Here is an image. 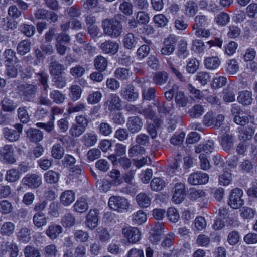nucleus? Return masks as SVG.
Masks as SVG:
<instances>
[{"label": "nucleus", "instance_id": "a211bd4d", "mask_svg": "<svg viewBox=\"0 0 257 257\" xmlns=\"http://www.w3.org/2000/svg\"><path fill=\"white\" fill-rule=\"evenodd\" d=\"M49 70L52 77L62 75L64 73V66L56 61H51L49 67Z\"/></svg>", "mask_w": 257, "mask_h": 257}, {"label": "nucleus", "instance_id": "39448f33", "mask_svg": "<svg viewBox=\"0 0 257 257\" xmlns=\"http://www.w3.org/2000/svg\"><path fill=\"white\" fill-rule=\"evenodd\" d=\"M122 233L130 243H135L140 240L141 233L136 227L130 226L123 228Z\"/></svg>", "mask_w": 257, "mask_h": 257}, {"label": "nucleus", "instance_id": "ea45409f", "mask_svg": "<svg viewBox=\"0 0 257 257\" xmlns=\"http://www.w3.org/2000/svg\"><path fill=\"white\" fill-rule=\"evenodd\" d=\"M20 177V172L15 169H10L7 171L6 180L10 182H14L19 179Z\"/></svg>", "mask_w": 257, "mask_h": 257}, {"label": "nucleus", "instance_id": "cd10ccee", "mask_svg": "<svg viewBox=\"0 0 257 257\" xmlns=\"http://www.w3.org/2000/svg\"><path fill=\"white\" fill-rule=\"evenodd\" d=\"M198 11V6L193 1L187 2L184 8L185 14L188 17L193 16Z\"/></svg>", "mask_w": 257, "mask_h": 257}, {"label": "nucleus", "instance_id": "f8f14e48", "mask_svg": "<svg viewBox=\"0 0 257 257\" xmlns=\"http://www.w3.org/2000/svg\"><path fill=\"white\" fill-rule=\"evenodd\" d=\"M143 124V121L138 117L129 118L126 123L128 130L132 133H136L141 130Z\"/></svg>", "mask_w": 257, "mask_h": 257}, {"label": "nucleus", "instance_id": "49530a36", "mask_svg": "<svg viewBox=\"0 0 257 257\" xmlns=\"http://www.w3.org/2000/svg\"><path fill=\"white\" fill-rule=\"evenodd\" d=\"M91 46L87 43H82L79 44V43H74L72 47L73 51L78 54H81L85 51H89L91 49Z\"/></svg>", "mask_w": 257, "mask_h": 257}, {"label": "nucleus", "instance_id": "b1692460", "mask_svg": "<svg viewBox=\"0 0 257 257\" xmlns=\"http://www.w3.org/2000/svg\"><path fill=\"white\" fill-rule=\"evenodd\" d=\"M214 149V142L208 140L203 144L199 145L195 149V152L200 153L204 152L206 153L211 152Z\"/></svg>", "mask_w": 257, "mask_h": 257}, {"label": "nucleus", "instance_id": "7c9ffc66", "mask_svg": "<svg viewBox=\"0 0 257 257\" xmlns=\"http://www.w3.org/2000/svg\"><path fill=\"white\" fill-rule=\"evenodd\" d=\"M115 77L121 80H126L131 75L129 70L125 68H118L114 73Z\"/></svg>", "mask_w": 257, "mask_h": 257}, {"label": "nucleus", "instance_id": "423d86ee", "mask_svg": "<svg viewBox=\"0 0 257 257\" xmlns=\"http://www.w3.org/2000/svg\"><path fill=\"white\" fill-rule=\"evenodd\" d=\"M165 226L162 222H157L150 231V241L154 244L157 243L161 239V236L164 232Z\"/></svg>", "mask_w": 257, "mask_h": 257}, {"label": "nucleus", "instance_id": "c756f323", "mask_svg": "<svg viewBox=\"0 0 257 257\" xmlns=\"http://www.w3.org/2000/svg\"><path fill=\"white\" fill-rule=\"evenodd\" d=\"M205 197V193L202 190L190 189L188 194V198L190 200L195 201L200 198L203 199Z\"/></svg>", "mask_w": 257, "mask_h": 257}, {"label": "nucleus", "instance_id": "2f4dec72", "mask_svg": "<svg viewBox=\"0 0 257 257\" xmlns=\"http://www.w3.org/2000/svg\"><path fill=\"white\" fill-rule=\"evenodd\" d=\"M31 231L27 228H22L18 233V240L23 243L28 242L30 239Z\"/></svg>", "mask_w": 257, "mask_h": 257}, {"label": "nucleus", "instance_id": "f3484780", "mask_svg": "<svg viewBox=\"0 0 257 257\" xmlns=\"http://www.w3.org/2000/svg\"><path fill=\"white\" fill-rule=\"evenodd\" d=\"M102 50L106 53L115 54L119 48L117 43L110 41H106L101 44Z\"/></svg>", "mask_w": 257, "mask_h": 257}, {"label": "nucleus", "instance_id": "393cba45", "mask_svg": "<svg viewBox=\"0 0 257 257\" xmlns=\"http://www.w3.org/2000/svg\"><path fill=\"white\" fill-rule=\"evenodd\" d=\"M138 205L142 208L148 207L151 203V198L144 193L138 194L136 197Z\"/></svg>", "mask_w": 257, "mask_h": 257}, {"label": "nucleus", "instance_id": "8fccbe9b", "mask_svg": "<svg viewBox=\"0 0 257 257\" xmlns=\"http://www.w3.org/2000/svg\"><path fill=\"white\" fill-rule=\"evenodd\" d=\"M119 10L126 16H131L133 13L132 4L126 1L121 3L119 7Z\"/></svg>", "mask_w": 257, "mask_h": 257}, {"label": "nucleus", "instance_id": "7ed1b4c3", "mask_svg": "<svg viewBox=\"0 0 257 257\" xmlns=\"http://www.w3.org/2000/svg\"><path fill=\"white\" fill-rule=\"evenodd\" d=\"M75 121L76 123L72 125L70 133L72 136L77 137L85 131L88 125V120L85 116L81 115L76 117Z\"/></svg>", "mask_w": 257, "mask_h": 257}, {"label": "nucleus", "instance_id": "a18cd8bd", "mask_svg": "<svg viewBox=\"0 0 257 257\" xmlns=\"http://www.w3.org/2000/svg\"><path fill=\"white\" fill-rule=\"evenodd\" d=\"M69 90L70 91L69 95L73 101H76L80 97L82 90L79 86L72 85Z\"/></svg>", "mask_w": 257, "mask_h": 257}, {"label": "nucleus", "instance_id": "c9c22d12", "mask_svg": "<svg viewBox=\"0 0 257 257\" xmlns=\"http://www.w3.org/2000/svg\"><path fill=\"white\" fill-rule=\"evenodd\" d=\"M74 207L76 211L83 213L88 209V205L86 199L84 198H81L75 203Z\"/></svg>", "mask_w": 257, "mask_h": 257}, {"label": "nucleus", "instance_id": "0eeeda50", "mask_svg": "<svg viewBox=\"0 0 257 257\" xmlns=\"http://www.w3.org/2000/svg\"><path fill=\"white\" fill-rule=\"evenodd\" d=\"M173 189L172 201L176 204H180L184 200L186 196L185 185L181 183H177L175 184Z\"/></svg>", "mask_w": 257, "mask_h": 257}, {"label": "nucleus", "instance_id": "774afa93", "mask_svg": "<svg viewBox=\"0 0 257 257\" xmlns=\"http://www.w3.org/2000/svg\"><path fill=\"white\" fill-rule=\"evenodd\" d=\"M240 216L244 219H251L255 214V211L251 208L243 207L240 210Z\"/></svg>", "mask_w": 257, "mask_h": 257}, {"label": "nucleus", "instance_id": "37998d69", "mask_svg": "<svg viewBox=\"0 0 257 257\" xmlns=\"http://www.w3.org/2000/svg\"><path fill=\"white\" fill-rule=\"evenodd\" d=\"M153 123L152 122L148 123L147 130L152 138H155L157 135L156 128L159 126L161 123L160 120L154 118Z\"/></svg>", "mask_w": 257, "mask_h": 257}, {"label": "nucleus", "instance_id": "aec40b11", "mask_svg": "<svg viewBox=\"0 0 257 257\" xmlns=\"http://www.w3.org/2000/svg\"><path fill=\"white\" fill-rule=\"evenodd\" d=\"M75 194L71 190H67L60 195V199L61 203L65 206H68L72 203L75 200Z\"/></svg>", "mask_w": 257, "mask_h": 257}, {"label": "nucleus", "instance_id": "13d9d810", "mask_svg": "<svg viewBox=\"0 0 257 257\" xmlns=\"http://www.w3.org/2000/svg\"><path fill=\"white\" fill-rule=\"evenodd\" d=\"M7 66V75L9 77H15L18 74V71L19 70L20 71H22V66L19 64H16L15 66H9L8 64H6Z\"/></svg>", "mask_w": 257, "mask_h": 257}, {"label": "nucleus", "instance_id": "1a4fd4ad", "mask_svg": "<svg viewBox=\"0 0 257 257\" xmlns=\"http://www.w3.org/2000/svg\"><path fill=\"white\" fill-rule=\"evenodd\" d=\"M176 42L177 39L174 36H169L164 42V46L161 50V54L164 55L171 54L175 49V44Z\"/></svg>", "mask_w": 257, "mask_h": 257}, {"label": "nucleus", "instance_id": "de8ad7c7", "mask_svg": "<svg viewBox=\"0 0 257 257\" xmlns=\"http://www.w3.org/2000/svg\"><path fill=\"white\" fill-rule=\"evenodd\" d=\"M207 19L204 15H197L194 18V24L193 25L194 30L205 26Z\"/></svg>", "mask_w": 257, "mask_h": 257}, {"label": "nucleus", "instance_id": "f257e3e1", "mask_svg": "<svg viewBox=\"0 0 257 257\" xmlns=\"http://www.w3.org/2000/svg\"><path fill=\"white\" fill-rule=\"evenodd\" d=\"M102 28L104 33L111 38L120 36L122 32L121 22L115 17L104 19L102 22Z\"/></svg>", "mask_w": 257, "mask_h": 257}, {"label": "nucleus", "instance_id": "f03ea898", "mask_svg": "<svg viewBox=\"0 0 257 257\" xmlns=\"http://www.w3.org/2000/svg\"><path fill=\"white\" fill-rule=\"evenodd\" d=\"M129 205L125 198L119 196H111L108 201V205L111 209L120 212L126 210Z\"/></svg>", "mask_w": 257, "mask_h": 257}, {"label": "nucleus", "instance_id": "9b49d317", "mask_svg": "<svg viewBox=\"0 0 257 257\" xmlns=\"http://www.w3.org/2000/svg\"><path fill=\"white\" fill-rule=\"evenodd\" d=\"M1 251L2 255L7 251L10 252V257H17L18 255V248L16 244L12 241H5L1 245Z\"/></svg>", "mask_w": 257, "mask_h": 257}, {"label": "nucleus", "instance_id": "e2e57ef3", "mask_svg": "<svg viewBox=\"0 0 257 257\" xmlns=\"http://www.w3.org/2000/svg\"><path fill=\"white\" fill-rule=\"evenodd\" d=\"M175 101L180 107H185L188 102V98L183 92L179 91L176 95Z\"/></svg>", "mask_w": 257, "mask_h": 257}, {"label": "nucleus", "instance_id": "0e129e2a", "mask_svg": "<svg viewBox=\"0 0 257 257\" xmlns=\"http://www.w3.org/2000/svg\"><path fill=\"white\" fill-rule=\"evenodd\" d=\"M25 257H41L39 251L34 247L27 246L24 251Z\"/></svg>", "mask_w": 257, "mask_h": 257}, {"label": "nucleus", "instance_id": "4c0bfd02", "mask_svg": "<svg viewBox=\"0 0 257 257\" xmlns=\"http://www.w3.org/2000/svg\"><path fill=\"white\" fill-rule=\"evenodd\" d=\"M226 65V71L229 74H235L239 70L238 63L235 59L230 60Z\"/></svg>", "mask_w": 257, "mask_h": 257}, {"label": "nucleus", "instance_id": "4d7b16f0", "mask_svg": "<svg viewBox=\"0 0 257 257\" xmlns=\"http://www.w3.org/2000/svg\"><path fill=\"white\" fill-rule=\"evenodd\" d=\"M230 20L229 15L224 12H221L216 17L215 21L218 25L224 26L226 25Z\"/></svg>", "mask_w": 257, "mask_h": 257}, {"label": "nucleus", "instance_id": "dca6fc26", "mask_svg": "<svg viewBox=\"0 0 257 257\" xmlns=\"http://www.w3.org/2000/svg\"><path fill=\"white\" fill-rule=\"evenodd\" d=\"M41 51L39 49L35 50V54L36 57L38 59H41L43 55H51L54 52V49L52 45L48 43H43L41 45Z\"/></svg>", "mask_w": 257, "mask_h": 257}, {"label": "nucleus", "instance_id": "5701e85b", "mask_svg": "<svg viewBox=\"0 0 257 257\" xmlns=\"http://www.w3.org/2000/svg\"><path fill=\"white\" fill-rule=\"evenodd\" d=\"M121 95L123 99L128 101L135 100L138 97V94L134 92V88L131 85L123 89Z\"/></svg>", "mask_w": 257, "mask_h": 257}, {"label": "nucleus", "instance_id": "052dcab7", "mask_svg": "<svg viewBox=\"0 0 257 257\" xmlns=\"http://www.w3.org/2000/svg\"><path fill=\"white\" fill-rule=\"evenodd\" d=\"M154 105H156L158 109V111L161 113L166 114L171 110V107L166 105L165 103L161 100L155 101Z\"/></svg>", "mask_w": 257, "mask_h": 257}, {"label": "nucleus", "instance_id": "a19ab883", "mask_svg": "<svg viewBox=\"0 0 257 257\" xmlns=\"http://www.w3.org/2000/svg\"><path fill=\"white\" fill-rule=\"evenodd\" d=\"M150 186L153 191H160L165 186V183L163 180L160 178H155L151 181Z\"/></svg>", "mask_w": 257, "mask_h": 257}, {"label": "nucleus", "instance_id": "69168bd1", "mask_svg": "<svg viewBox=\"0 0 257 257\" xmlns=\"http://www.w3.org/2000/svg\"><path fill=\"white\" fill-rule=\"evenodd\" d=\"M223 99L226 102H233L235 99V92L232 89L228 88L223 91Z\"/></svg>", "mask_w": 257, "mask_h": 257}, {"label": "nucleus", "instance_id": "a878e982", "mask_svg": "<svg viewBox=\"0 0 257 257\" xmlns=\"http://www.w3.org/2000/svg\"><path fill=\"white\" fill-rule=\"evenodd\" d=\"M62 232V228L61 226L57 225L49 226L46 230L47 235L51 239L56 238Z\"/></svg>", "mask_w": 257, "mask_h": 257}, {"label": "nucleus", "instance_id": "09e8293b", "mask_svg": "<svg viewBox=\"0 0 257 257\" xmlns=\"http://www.w3.org/2000/svg\"><path fill=\"white\" fill-rule=\"evenodd\" d=\"M168 79V74L166 72H158L156 73L154 77V82L158 85H162L166 82Z\"/></svg>", "mask_w": 257, "mask_h": 257}, {"label": "nucleus", "instance_id": "e433bc0d", "mask_svg": "<svg viewBox=\"0 0 257 257\" xmlns=\"http://www.w3.org/2000/svg\"><path fill=\"white\" fill-rule=\"evenodd\" d=\"M31 48V42L28 40H23L20 42L17 46L18 53L24 55L29 52Z\"/></svg>", "mask_w": 257, "mask_h": 257}, {"label": "nucleus", "instance_id": "58836bf2", "mask_svg": "<svg viewBox=\"0 0 257 257\" xmlns=\"http://www.w3.org/2000/svg\"><path fill=\"white\" fill-rule=\"evenodd\" d=\"M33 223L38 227H42L47 224V219L42 213H36L33 216Z\"/></svg>", "mask_w": 257, "mask_h": 257}, {"label": "nucleus", "instance_id": "72a5a7b5", "mask_svg": "<svg viewBox=\"0 0 257 257\" xmlns=\"http://www.w3.org/2000/svg\"><path fill=\"white\" fill-rule=\"evenodd\" d=\"M124 46L127 49H132L137 44V38L132 33L126 34L123 40Z\"/></svg>", "mask_w": 257, "mask_h": 257}, {"label": "nucleus", "instance_id": "79ce46f5", "mask_svg": "<svg viewBox=\"0 0 257 257\" xmlns=\"http://www.w3.org/2000/svg\"><path fill=\"white\" fill-rule=\"evenodd\" d=\"M146 220V214L142 210H139L132 215V220L135 224H142Z\"/></svg>", "mask_w": 257, "mask_h": 257}, {"label": "nucleus", "instance_id": "20e7f679", "mask_svg": "<svg viewBox=\"0 0 257 257\" xmlns=\"http://www.w3.org/2000/svg\"><path fill=\"white\" fill-rule=\"evenodd\" d=\"M243 191L242 190L236 188L233 189L230 195L229 205L233 209L240 208L244 203V200L242 199Z\"/></svg>", "mask_w": 257, "mask_h": 257}, {"label": "nucleus", "instance_id": "c03bdc74", "mask_svg": "<svg viewBox=\"0 0 257 257\" xmlns=\"http://www.w3.org/2000/svg\"><path fill=\"white\" fill-rule=\"evenodd\" d=\"M94 65L97 69L100 71H103L107 67V61L104 57L98 56L95 59Z\"/></svg>", "mask_w": 257, "mask_h": 257}, {"label": "nucleus", "instance_id": "412c9836", "mask_svg": "<svg viewBox=\"0 0 257 257\" xmlns=\"http://www.w3.org/2000/svg\"><path fill=\"white\" fill-rule=\"evenodd\" d=\"M97 140V136L94 132L86 133L83 136L82 139L84 145L88 147L94 145Z\"/></svg>", "mask_w": 257, "mask_h": 257}, {"label": "nucleus", "instance_id": "5fc2aeb1", "mask_svg": "<svg viewBox=\"0 0 257 257\" xmlns=\"http://www.w3.org/2000/svg\"><path fill=\"white\" fill-rule=\"evenodd\" d=\"M188 89L191 94L199 99H203L208 92L206 90H204L201 92L200 90L195 89L191 84H189L188 85Z\"/></svg>", "mask_w": 257, "mask_h": 257}, {"label": "nucleus", "instance_id": "bf43d9fd", "mask_svg": "<svg viewBox=\"0 0 257 257\" xmlns=\"http://www.w3.org/2000/svg\"><path fill=\"white\" fill-rule=\"evenodd\" d=\"M14 229V224L12 222H8L2 225L1 228V232L3 235H10L13 233Z\"/></svg>", "mask_w": 257, "mask_h": 257}, {"label": "nucleus", "instance_id": "680f3d73", "mask_svg": "<svg viewBox=\"0 0 257 257\" xmlns=\"http://www.w3.org/2000/svg\"><path fill=\"white\" fill-rule=\"evenodd\" d=\"M52 81L58 88H62L66 85V79L62 75L52 77Z\"/></svg>", "mask_w": 257, "mask_h": 257}, {"label": "nucleus", "instance_id": "9d476101", "mask_svg": "<svg viewBox=\"0 0 257 257\" xmlns=\"http://www.w3.org/2000/svg\"><path fill=\"white\" fill-rule=\"evenodd\" d=\"M41 182V177L36 174L27 175L22 179L23 184L32 189L38 187Z\"/></svg>", "mask_w": 257, "mask_h": 257}, {"label": "nucleus", "instance_id": "6e6d98bb", "mask_svg": "<svg viewBox=\"0 0 257 257\" xmlns=\"http://www.w3.org/2000/svg\"><path fill=\"white\" fill-rule=\"evenodd\" d=\"M64 154V149L63 147L59 144L55 145L52 149V156L53 158L60 159L62 157Z\"/></svg>", "mask_w": 257, "mask_h": 257}, {"label": "nucleus", "instance_id": "864d4df0", "mask_svg": "<svg viewBox=\"0 0 257 257\" xmlns=\"http://www.w3.org/2000/svg\"><path fill=\"white\" fill-rule=\"evenodd\" d=\"M45 181L49 183H55L59 180V174L52 170L47 172L44 175Z\"/></svg>", "mask_w": 257, "mask_h": 257}, {"label": "nucleus", "instance_id": "2eb2a0df", "mask_svg": "<svg viewBox=\"0 0 257 257\" xmlns=\"http://www.w3.org/2000/svg\"><path fill=\"white\" fill-rule=\"evenodd\" d=\"M20 94H22L28 97L34 94L37 91V87L32 84H21L18 86Z\"/></svg>", "mask_w": 257, "mask_h": 257}, {"label": "nucleus", "instance_id": "4468645a", "mask_svg": "<svg viewBox=\"0 0 257 257\" xmlns=\"http://www.w3.org/2000/svg\"><path fill=\"white\" fill-rule=\"evenodd\" d=\"M98 212L95 209L90 210L86 216V225L90 229H93L97 225Z\"/></svg>", "mask_w": 257, "mask_h": 257}, {"label": "nucleus", "instance_id": "6e6552de", "mask_svg": "<svg viewBox=\"0 0 257 257\" xmlns=\"http://www.w3.org/2000/svg\"><path fill=\"white\" fill-rule=\"evenodd\" d=\"M209 176L208 174L201 172H197L191 174L188 178V182L194 185L204 184L208 182Z\"/></svg>", "mask_w": 257, "mask_h": 257}, {"label": "nucleus", "instance_id": "603ef678", "mask_svg": "<svg viewBox=\"0 0 257 257\" xmlns=\"http://www.w3.org/2000/svg\"><path fill=\"white\" fill-rule=\"evenodd\" d=\"M145 152V150L143 147L139 145H135L129 149L128 154L130 157H132L138 155H143Z\"/></svg>", "mask_w": 257, "mask_h": 257}, {"label": "nucleus", "instance_id": "c85d7f7f", "mask_svg": "<svg viewBox=\"0 0 257 257\" xmlns=\"http://www.w3.org/2000/svg\"><path fill=\"white\" fill-rule=\"evenodd\" d=\"M204 64L208 69H215L220 64V60L218 57H208L205 60Z\"/></svg>", "mask_w": 257, "mask_h": 257}, {"label": "nucleus", "instance_id": "bb28decb", "mask_svg": "<svg viewBox=\"0 0 257 257\" xmlns=\"http://www.w3.org/2000/svg\"><path fill=\"white\" fill-rule=\"evenodd\" d=\"M221 144L224 150H230L234 145L233 137L229 134L223 135L222 137Z\"/></svg>", "mask_w": 257, "mask_h": 257}, {"label": "nucleus", "instance_id": "4be33fe9", "mask_svg": "<svg viewBox=\"0 0 257 257\" xmlns=\"http://www.w3.org/2000/svg\"><path fill=\"white\" fill-rule=\"evenodd\" d=\"M27 137L31 142H37L43 139V135L40 130L37 128H31L27 131Z\"/></svg>", "mask_w": 257, "mask_h": 257}, {"label": "nucleus", "instance_id": "6ab92c4d", "mask_svg": "<svg viewBox=\"0 0 257 257\" xmlns=\"http://www.w3.org/2000/svg\"><path fill=\"white\" fill-rule=\"evenodd\" d=\"M237 100L244 105H250L252 101V92L247 90L239 92Z\"/></svg>", "mask_w": 257, "mask_h": 257}, {"label": "nucleus", "instance_id": "f704fd0d", "mask_svg": "<svg viewBox=\"0 0 257 257\" xmlns=\"http://www.w3.org/2000/svg\"><path fill=\"white\" fill-rule=\"evenodd\" d=\"M4 137L10 141L14 142L19 139L20 135L19 132L15 130L6 128L4 129Z\"/></svg>", "mask_w": 257, "mask_h": 257}, {"label": "nucleus", "instance_id": "ddd939ff", "mask_svg": "<svg viewBox=\"0 0 257 257\" xmlns=\"http://www.w3.org/2000/svg\"><path fill=\"white\" fill-rule=\"evenodd\" d=\"M106 105L109 110H120L121 108V100L116 94H111L107 98Z\"/></svg>", "mask_w": 257, "mask_h": 257}, {"label": "nucleus", "instance_id": "473e14b6", "mask_svg": "<svg viewBox=\"0 0 257 257\" xmlns=\"http://www.w3.org/2000/svg\"><path fill=\"white\" fill-rule=\"evenodd\" d=\"M254 133V129L252 126H248L240 132L239 138L240 140L246 141L250 139Z\"/></svg>", "mask_w": 257, "mask_h": 257}, {"label": "nucleus", "instance_id": "338daca9", "mask_svg": "<svg viewBox=\"0 0 257 257\" xmlns=\"http://www.w3.org/2000/svg\"><path fill=\"white\" fill-rule=\"evenodd\" d=\"M199 66V62L197 59H191L187 63V71L190 73H194L198 70Z\"/></svg>", "mask_w": 257, "mask_h": 257}, {"label": "nucleus", "instance_id": "3c124183", "mask_svg": "<svg viewBox=\"0 0 257 257\" xmlns=\"http://www.w3.org/2000/svg\"><path fill=\"white\" fill-rule=\"evenodd\" d=\"M204 112L203 107L200 104L195 105L189 111V115L192 118H198Z\"/></svg>", "mask_w": 257, "mask_h": 257}]
</instances>
